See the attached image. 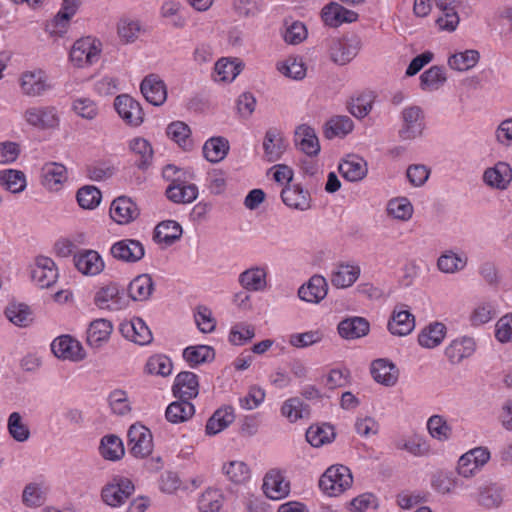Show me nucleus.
Listing matches in <instances>:
<instances>
[{
  "instance_id": "nucleus-41",
  "label": "nucleus",
  "mask_w": 512,
  "mask_h": 512,
  "mask_svg": "<svg viewBox=\"0 0 512 512\" xmlns=\"http://www.w3.org/2000/svg\"><path fill=\"white\" fill-rule=\"evenodd\" d=\"M182 225L173 219H165L156 224L152 232L153 242L162 249L177 244L183 237Z\"/></svg>"
},
{
  "instance_id": "nucleus-10",
  "label": "nucleus",
  "mask_w": 512,
  "mask_h": 512,
  "mask_svg": "<svg viewBox=\"0 0 512 512\" xmlns=\"http://www.w3.org/2000/svg\"><path fill=\"white\" fill-rule=\"evenodd\" d=\"M74 271L83 278H97L107 269L105 257L94 248H82L71 259Z\"/></svg>"
},
{
  "instance_id": "nucleus-9",
  "label": "nucleus",
  "mask_w": 512,
  "mask_h": 512,
  "mask_svg": "<svg viewBox=\"0 0 512 512\" xmlns=\"http://www.w3.org/2000/svg\"><path fill=\"white\" fill-rule=\"evenodd\" d=\"M361 40L350 34H344L331 38L327 43L328 59L337 66H346L359 54Z\"/></svg>"
},
{
  "instance_id": "nucleus-45",
  "label": "nucleus",
  "mask_w": 512,
  "mask_h": 512,
  "mask_svg": "<svg viewBox=\"0 0 512 512\" xmlns=\"http://www.w3.org/2000/svg\"><path fill=\"white\" fill-rule=\"evenodd\" d=\"M171 390L177 398L195 399L200 391L199 376L192 371H182L175 376Z\"/></svg>"
},
{
  "instance_id": "nucleus-58",
  "label": "nucleus",
  "mask_w": 512,
  "mask_h": 512,
  "mask_svg": "<svg viewBox=\"0 0 512 512\" xmlns=\"http://www.w3.org/2000/svg\"><path fill=\"white\" fill-rule=\"evenodd\" d=\"M70 111L86 122L95 121L100 115L99 103L90 96H77L72 99Z\"/></svg>"
},
{
  "instance_id": "nucleus-8",
  "label": "nucleus",
  "mask_w": 512,
  "mask_h": 512,
  "mask_svg": "<svg viewBox=\"0 0 512 512\" xmlns=\"http://www.w3.org/2000/svg\"><path fill=\"white\" fill-rule=\"evenodd\" d=\"M112 109L117 118L129 128H139L146 121L142 103L129 93L115 96L112 101Z\"/></svg>"
},
{
  "instance_id": "nucleus-53",
  "label": "nucleus",
  "mask_w": 512,
  "mask_h": 512,
  "mask_svg": "<svg viewBox=\"0 0 512 512\" xmlns=\"http://www.w3.org/2000/svg\"><path fill=\"white\" fill-rule=\"evenodd\" d=\"M354 122L347 115H334L323 125L322 132L327 140L344 139L354 130Z\"/></svg>"
},
{
  "instance_id": "nucleus-6",
  "label": "nucleus",
  "mask_w": 512,
  "mask_h": 512,
  "mask_svg": "<svg viewBox=\"0 0 512 512\" xmlns=\"http://www.w3.org/2000/svg\"><path fill=\"white\" fill-rule=\"evenodd\" d=\"M426 113L416 104L404 106L399 113L398 137L404 142H414L427 134Z\"/></svg>"
},
{
  "instance_id": "nucleus-12",
  "label": "nucleus",
  "mask_w": 512,
  "mask_h": 512,
  "mask_svg": "<svg viewBox=\"0 0 512 512\" xmlns=\"http://www.w3.org/2000/svg\"><path fill=\"white\" fill-rule=\"evenodd\" d=\"M121 337L136 346L147 347L154 341L153 332L148 323L140 316L129 315L121 319L118 324Z\"/></svg>"
},
{
  "instance_id": "nucleus-16",
  "label": "nucleus",
  "mask_w": 512,
  "mask_h": 512,
  "mask_svg": "<svg viewBox=\"0 0 512 512\" xmlns=\"http://www.w3.org/2000/svg\"><path fill=\"white\" fill-rule=\"evenodd\" d=\"M276 74L288 82H304L310 75L307 59L299 53H289L279 58L274 65Z\"/></svg>"
},
{
  "instance_id": "nucleus-39",
  "label": "nucleus",
  "mask_w": 512,
  "mask_h": 512,
  "mask_svg": "<svg viewBox=\"0 0 512 512\" xmlns=\"http://www.w3.org/2000/svg\"><path fill=\"white\" fill-rule=\"evenodd\" d=\"M68 170L58 162L45 163L40 171V183L49 193L61 192L68 182Z\"/></svg>"
},
{
  "instance_id": "nucleus-64",
  "label": "nucleus",
  "mask_w": 512,
  "mask_h": 512,
  "mask_svg": "<svg viewBox=\"0 0 512 512\" xmlns=\"http://www.w3.org/2000/svg\"><path fill=\"white\" fill-rule=\"evenodd\" d=\"M102 192L94 185H84L76 190L75 201L84 211H95L102 203Z\"/></svg>"
},
{
  "instance_id": "nucleus-21",
  "label": "nucleus",
  "mask_w": 512,
  "mask_h": 512,
  "mask_svg": "<svg viewBox=\"0 0 512 512\" xmlns=\"http://www.w3.org/2000/svg\"><path fill=\"white\" fill-rule=\"evenodd\" d=\"M108 254L116 262L132 265L145 258L146 248L137 238H122L111 243Z\"/></svg>"
},
{
  "instance_id": "nucleus-43",
  "label": "nucleus",
  "mask_w": 512,
  "mask_h": 512,
  "mask_svg": "<svg viewBox=\"0 0 512 512\" xmlns=\"http://www.w3.org/2000/svg\"><path fill=\"white\" fill-rule=\"evenodd\" d=\"M231 151L229 139L223 135H212L202 144L201 156L209 164L216 165L226 160Z\"/></svg>"
},
{
  "instance_id": "nucleus-24",
  "label": "nucleus",
  "mask_w": 512,
  "mask_h": 512,
  "mask_svg": "<svg viewBox=\"0 0 512 512\" xmlns=\"http://www.w3.org/2000/svg\"><path fill=\"white\" fill-rule=\"evenodd\" d=\"M139 91L144 101L156 108L164 106L168 100V86L165 80L156 73L147 74L142 78Z\"/></svg>"
},
{
  "instance_id": "nucleus-23",
  "label": "nucleus",
  "mask_w": 512,
  "mask_h": 512,
  "mask_svg": "<svg viewBox=\"0 0 512 512\" xmlns=\"http://www.w3.org/2000/svg\"><path fill=\"white\" fill-rule=\"evenodd\" d=\"M280 199L283 205L293 212H306L314 206L310 190L301 182L284 185L280 191Z\"/></svg>"
},
{
  "instance_id": "nucleus-57",
  "label": "nucleus",
  "mask_w": 512,
  "mask_h": 512,
  "mask_svg": "<svg viewBox=\"0 0 512 512\" xmlns=\"http://www.w3.org/2000/svg\"><path fill=\"white\" fill-rule=\"evenodd\" d=\"M215 357V349L207 344L189 345L182 351L183 360L192 368L212 363Z\"/></svg>"
},
{
  "instance_id": "nucleus-54",
  "label": "nucleus",
  "mask_w": 512,
  "mask_h": 512,
  "mask_svg": "<svg viewBox=\"0 0 512 512\" xmlns=\"http://www.w3.org/2000/svg\"><path fill=\"white\" fill-rule=\"evenodd\" d=\"M234 420L235 409L230 405H223L208 418L205 425V434L215 436L227 429Z\"/></svg>"
},
{
  "instance_id": "nucleus-33",
  "label": "nucleus",
  "mask_w": 512,
  "mask_h": 512,
  "mask_svg": "<svg viewBox=\"0 0 512 512\" xmlns=\"http://www.w3.org/2000/svg\"><path fill=\"white\" fill-rule=\"evenodd\" d=\"M336 333L343 341H358L369 336L371 333V323L363 316H345L337 323Z\"/></svg>"
},
{
  "instance_id": "nucleus-52",
  "label": "nucleus",
  "mask_w": 512,
  "mask_h": 512,
  "mask_svg": "<svg viewBox=\"0 0 512 512\" xmlns=\"http://www.w3.org/2000/svg\"><path fill=\"white\" fill-rule=\"evenodd\" d=\"M173 372V360L164 353L149 355L143 365V373L150 377L168 378Z\"/></svg>"
},
{
  "instance_id": "nucleus-42",
  "label": "nucleus",
  "mask_w": 512,
  "mask_h": 512,
  "mask_svg": "<svg viewBox=\"0 0 512 512\" xmlns=\"http://www.w3.org/2000/svg\"><path fill=\"white\" fill-rule=\"evenodd\" d=\"M114 325L107 318H95L91 320L85 331L86 344L92 349L104 347L111 339Z\"/></svg>"
},
{
  "instance_id": "nucleus-51",
  "label": "nucleus",
  "mask_w": 512,
  "mask_h": 512,
  "mask_svg": "<svg viewBox=\"0 0 512 512\" xmlns=\"http://www.w3.org/2000/svg\"><path fill=\"white\" fill-rule=\"evenodd\" d=\"M280 37L288 46H299L308 39L309 30L303 21L288 18L280 28Z\"/></svg>"
},
{
  "instance_id": "nucleus-11",
  "label": "nucleus",
  "mask_w": 512,
  "mask_h": 512,
  "mask_svg": "<svg viewBox=\"0 0 512 512\" xmlns=\"http://www.w3.org/2000/svg\"><path fill=\"white\" fill-rule=\"evenodd\" d=\"M491 459L487 447L477 446L461 454L455 463V473L461 479L470 480L479 475Z\"/></svg>"
},
{
  "instance_id": "nucleus-29",
  "label": "nucleus",
  "mask_w": 512,
  "mask_h": 512,
  "mask_svg": "<svg viewBox=\"0 0 512 512\" xmlns=\"http://www.w3.org/2000/svg\"><path fill=\"white\" fill-rule=\"evenodd\" d=\"M361 276V267L356 261L342 260L336 262L329 273V281L337 290L353 287Z\"/></svg>"
},
{
  "instance_id": "nucleus-19",
  "label": "nucleus",
  "mask_w": 512,
  "mask_h": 512,
  "mask_svg": "<svg viewBox=\"0 0 512 512\" xmlns=\"http://www.w3.org/2000/svg\"><path fill=\"white\" fill-rule=\"evenodd\" d=\"M481 181L492 191L508 190L512 185V164L505 159L492 162L483 169Z\"/></svg>"
},
{
  "instance_id": "nucleus-63",
  "label": "nucleus",
  "mask_w": 512,
  "mask_h": 512,
  "mask_svg": "<svg viewBox=\"0 0 512 512\" xmlns=\"http://www.w3.org/2000/svg\"><path fill=\"white\" fill-rule=\"evenodd\" d=\"M376 101V95L372 91H362L352 96L348 111L357 119L366 118L373 110Z\"/></svg>"
},
{
  "instance_id": "nucleus-31",
  "label": "nucleus",
  "mask_w": 512,
  "mask_h": 512,
  "mask_svg": "<svg viewBox=\"0 0 512 512\" xmlns=\"http://www.w3.org/2000/svg\"><path fill=\"white\" fill-rule=\"evenodd\" d=\"M238 283L246 292L262 293L269 289V267L266 264H253L238 275Z\"/></svg>"
},
{
  "instance_id": "nucleus-56",
  "label": "nucleus",
  "mask_w": 512,
  "mask_h": 512,
  "mask_svg": "<svg viewBox=\"0 0 512 512\" xmlns=\"http://www.w3.org/2000/svg\"><path fill=\"white\" fill-rule=\"evenodd\" d=\"M98 453L108 462H118L125 456L123 440L116 434H106L99 440Z\"/></svg>"
},
{
  "instance_id": "nucleus-61",
  "label": "nucleus",
  "mask_w": 512,
  "mask_h": 512,
  "mask_svg": "<svg viewBox=\"0 0 512 512\" xmlns=\"http://www.w3.org/2000/svg\"><path fill=\"white\" fill-rule=\"evenodd\" d=\"M23 505L30 509L42 507L47 501V490L41 481L28 482L21 494Z\"/></svg>"
},
{
  "instance_id": "nucleus-46",
  "label": "nucleus",
  "mask_w": 512,
  "mask_h": 512,
  "mask_svg": "<svg viewBox=\"0 0 512 512\" xmlns=\"http://www.w3.org/2000/svg\"><path fill=\"white\" fill-rule=\"evenodd\" d=\"M155 291V281L151 274L141 273L133 277L127 285L128 297L134 302L151 300Z\"/></svg>"
},
{
  "instance_id": "nucleus-22",
  "label": "nucleus",
  "mask_w": 512,
  "mask_h": 512,
  "mask_svg": "<svg viewBox=\"0 0 512 512\" xmlns=\"http://www.w3.org/2000/svg\"><path fill=\"white\" fill-rule=\"evenodd\" d=\"M261 491L271 501L286 499L291 493V482L285 470L271 468L263 476Z\"/></svg>"
},
{
  "instance_id": "nucleus-3",
  "label": "nucleus",
  "mask_w": 512,
  "mask_h": 512,
  "mask_svg": "<svg viewBox=\"0 0 512 512\" xmlns=\"http://www.w3.org/2000/svg\"><path fill=\"white\" fill-rule=\"evenodd\" d=\"M127 446L129 454L137 460L149 459L156 468L163 466L160 456L152 457L155 450L154 435L151 429L140 421L132 423L127 429Z\"/></svg>"
},
{
  "instance_id": "nucleus-60",
  "label": "nucleus",
  "mask_w": 512,
  "mask_h": 512,
  "mask_svg": "<svg viewBox=\"0 0 512 512\" xmlns=\"http://www.w3.org/2000/svg\"><path fill=\"white\" fill-rule=\"evenodd\" d=\"M426 430L428 435L437 442L445 443L452 439V426L443 415H431L426 421Z\"/></svg>"
},
{
  "instance_id": "nucleus-44",
  "label": "nucleus",
  "mask_w": 512,
  "mask_h": 512,
  "mask_svg": "<svg viewBox=\"0 0 512 512\" xmlns=\"http://www.w3.org/2000/svg\"><path fill=\"white\" fill-rule=\"evenodd\" d=\"M480 52L473 48L456 49L446 57L447 67L456 73H465L473 70L480 62Z\"/></svg>"
},
{
  "instance_id": "nucleus-18",
  "label": "nucleus",
  "mask_w": 512,
  "mask_h": 512,
  "mask_svg": "<svg viewBox=\"0 0 512 512\" xmlns=\"http://www.w3.org/2000/svg\"><path fill=\"white\" fill-rule=\"evenodd\" d=\"M50 351L60 361L80 363L87 358L84 345L70 334H61L55 337L50 343Z\"/></svg>"
},
{
  "instance_id": "nucleus-38",
  "label": "nucleus",
  "mask_w": 512,
  "mask_h": 512,
  "mask_svg": "<svg viewBox=\"0 0 512 512\" xmlns=\"http://www.w3.org/2000/svg\"><path fill=\"white\" fill-rule=\"evenodd\" d=\"M416 327V317L405 306H396L387 320V331L394 337L404 338L412 334Z\"/></svg>"
},
{
  "instance_id": "nucleus-4",
  "label": "nucleus",
  "mask_w": 512,
  "mask_h": 512,
  "mask_svg": "<svg viewBox=\"0 0 512 512\" xmlns=\"http://www.w3.org/2000/svg\"><path fill=\"white\" fill-rule=\"evenodd\" d=\"M354 484L351 469L340 463L328 466L320 475L318 488L328 498H339L347 493Z\"/></svg>"
},
{
  "instance_id": "nucleus-5",
  "label": "nucleus",
  "mask_w": 512,
  "mask_h": 512,
  "mask_svg": "<svg viewBox=\"0 0 512 512\" xmlns=\"http://www.w3.org/2000/svg\"><path fill=\"white\" fill-rule=\"evenodd\" d=\"M29 283L38 290L52 289L59 281L60 273L56 261L45 254H37L26 265Z\"/></svg>"
},
{
  "instance_id": "nucleus-7",
  "label": "nucleus",
  "mask_w": 512,
  "mask_h": 512,
  "mask_svg": "<svg viewBox=\"0 0 512 512\" xmlns=\"http://www.w3.org/2000/svg\"><path fill=\"white\" fill-rule=\"evenodd\" d=\"M136 490L134 482L123 475H114L100 488V502L107 508L117 510L127 504Z\"/></svg>"
},
{
  "instance_id": "nucleus-25",
  "label": "nucleus",
  "mask_w": 512,
  "mask_h": 512,
  "mask_svg": "<svg viewBox=\"0 0 512 512\" xmlns=\"http://www.w3.org/2000/svg\"><path fill=\"white\" fill-rule=\"evenodd\" d=\"M459 7L460 0H436L438 13L434 24L439 32L452 34L458 30L461 24Z\"/></svg>"
},
{
  "instance_id": "nucleus-26",
  "label": "nucleus",
  "mask_w": 512,
  "mask_h": 512,
  "mask_svg": "<svg viewBox=\"0 0 512 512\" xmlns=\"http://www.w3.org/2000/svg\"><path fill=\"white\" fill-rule=\"evenodd\" d=\"M25 123L38 130L54 129L60 124L58 110L54 106L32 105L23 112Z\"/></svg>"
},
{
  "instance_id": "nucleus-1",
  "label": "nucleus",
  "mask_w": 512,
  "mask_h": 512,
  "mask_svg": "<svg viewBox=\"0 0 512 512\" xmlns=\"http://www.w3.org/2000/svg\"><path fill=\"white\" fill-rule=\"evenodd\" d=\"M436 54L432 50H424L416 54L408 63L404 71L405 78H412L419 74L418 89L425 94H431L442 90L448 82V72L440 64H434L423 70L434 62Z\"/></svg>"
},
{
  "instance_id": "nucleus-50",
  "label": "nucleus",
  "mask_w": 512,
  "mask_h": 512,
  "mask_svg": "<svg viewBox=\"0 0 512 512\" xmlns=\"http://www.w3.org/2000/svg\"><path fill=\"white\" fill-rule=\"evenodd\" d=\"M127 149L137 159L140 169H146L152 164L155 150L151 141L146 137L134 136L130 138L127 142Z\"/></svg>"
},
{
  "instance_id": "nucleus-40",
  "label": "nucleus",
  "mask_w": 512,
  "mask_h": 512,
  "mask_svg": "<svg viewBox=\"0 0 512 512\" xmlns=\"http://www.w3.org/2000/svg\"><path fill=\"white\" fill-rule=\"evenodd\" d=\"M4 315L17 328H29L36 323V313L33 307L21 300H9L5 306Z\"/></svg>"
},
{
  "instance_id": "nucleus-20",
  "label": "nucleus",
  "mask_w": 512,
  "mask_h": 512,
  "mask_svg": "<svg viewBox=\"0 0 512 512\" xmlns=\"http://www.w3.org/2000/svg\"><path fill=\"white\" fill-rule=\"evenodd\" d=\"M166 140L183 153H192L197 147V139L191 125L181 119L168 122L164 128Z\"/></svg>"
},
{
  "instance_id": "nucleus-32",
  "label": "nucleus",
  "mask_w": 512,
  "mask_h": 512,
  "mask_svg": "<svg viewBox=\"0 0 512 512\" xmlns=\"http://www.w3.org/2000/svg\"><path fill=\"white\" fill-rule=\"evenodd\" d=\"M261 147L266 161L277 162L289 151L290 144L282 130L271 127L265 131Z\"/></svg>"
},
{
  "instance_id": "nucleus-35",
  "label": "nucleus",
  "mask_w": 512,
  "mask_h": 512,
  "mask_svg": "<svg viewBox=\"0 0 512 512\" xmlns=\"http://www.w3.org/2000/svg\"><path fill=\"white\" fill-rule=\"evenodd\" d=\"M448 337L447 325L439 320H434L423 325L416 335V343L423 350H436Z\"/></svg>"
},
{
  "instance_id": "nucleus-37",
  "label": "nucleus",
  "mask_w": 512,
  "mask_h": 512,
  "mask_svg": "<svg viewBox=\"0 0 512 512\" xmlns=\"http://www.w3.org/2000/svg\"><path fill=\"white\" fill-rule=\"evenodd\" d=\"M337 171L347 182L359 183L368 176L369 165L364 157L350 153L339 160Z\"/></svg>"
},
{
  "instance_id": "nucleus-47",
  "label": "nucleus",
  "mask_w": 512,
  "mask_h": 512,
  "mask_svg": "<svg viewBox=\"0 0 512 512\" xmlns=\"http://www.w3.org/2000/svg\"><path fill=\"white\" fill-rule=\"evenodd\" d=\"M221 475L234 485H243L251 479V469L249 465L237 458L225 459L220 467Z\"/></svg>"
},
{
  "instance_id": "nucleus-2",
  "label": "nucleus",
  "mask_w": 512,
  "mask_h": 512,
  "mask_svg": "<svg viewBox=\"0 0 512 512\" xmlns=\"http://www.w3.org/2000/svg\"><path fill=\"white\" fill-rule=\"evenodd\" d=\"M104 52L103 41L93 35L76 38L67 50V64L75 70H87L97 65Z\"/></svg>"
},
{
  "instance_id": "nucleus-36",
  "label": "nucleus",
  "mask_w": 512,
  "mask_h": 512,
  "mask_svg": "<svg viewBox=\"0 0 512 512\" xmlns=\"http://www.w3.org/2000/svg\"><path fill=\"white\" fill-rule=\"evenodd\" d=\"M93 303L102 310L120 311L126 308L123 293L116 282L101 284L94 292Z\"/></svg>"
},
{
  "instance_id": "nucleus-55",
  "label": "nucleus",
  "mask_w": 512,
  "mask_h": 512,
  "mask_svg": "<svg viewBox=\"0 0 512 512\" xmlns=\"http://www.w3.org/2000/svg\"><path fill=\"white\" fill-rule=\"evenodd\" d=\"M476 351V342L473 338L462 336L452 340L445 348V356L454 364L471 357Z\"/></svg>"
},
{
  "instance_id": "nucleus-13",
  "label": "nucleus",
  "mask_w": 512,
  "mask_h": 512,
  "mask_svg": "<svg viewBox=\"0 0 512 512\" xmlns=\"http://www.w3.org/2000/svg\"><path fill=\"white\" fill-rule=\"evenodd\" d=\"M141 207L136 199L128 195H119L111 200L107 215L117 226H129L141 217Z\"/></svg>"
},
{
  "instance_id": "nucleus-34",
  "label": "nucleus",
  "mask_w": 512,
  "mask_h": 512,
  "mask_svg": "<svg viewBox=\"0 0 512 512\" xmlns=\"http://www.w3.org/2000/svg\"><path fill=\"white\" fill-rule=\"evenodd\" d=\"M293 143L302 154L316 158L321 153V142L316 129L307 123L299 124L293 131Z\"/></svg>"
},
{
  "instance_id": "nucleus-30",
  "label": "nucleus",
  "mask_w": 512,
  "mask_h": 512,
  "mask_svg": "<svg viewBox=\"0 0 512 512\" xmlns=\"http://www.w3.org/2000/svg\"><path fill=\"white\" fill-rule=\"evenodd\" d=\"M245 69V62L240 57L222 56L212 68L211 78L219 85L232 84Z\"/></svg>"
},
{
  "instance_id": "nucleus-27",
  "label": "nucleus",
  "mask_w": 512,
  "mask_h": 512,
  "mask_svg": "<svg viewBox=\"0 0 512 512\" xmlns=\"http://www.w3.org/2000/svg\"><path fill=\"white\" fill-rule=\"evenodd\" d=\"M329 282L325 276L316 273L305 280L297 289V298L308 305H319L328 296Z\"/></svg>"
},
{
  "instance_id": "nucleus-59",
  "label": "nucleus",
  "mask_w": 512,
  "mask_h": 512,
  "mask_svg": "<svg viewBox=\"0 0 512 512\" xmlns=\"http://www.w3.org/2000/svg\"><path fill=\"white\" fill-rule=\"evenodd\" d=\"M194 414V404L188 400L178 398L168 404L164 416L167 422L177 425L188 422Z\"/></svg>"
},
{
  "instance_id": "nucleus-14",
  "label": "nucleus",
  "mask_w": 512,
  "mask_h": 512,
  "mask_svg": "<svg viewBox=\"0 0 512 512\" xmlns=\"http://www.w3.org/2000/svg\"><path fill=\"white\" fill-rule=\"evenodd\" d=\"M21 93L30 98H39L53 89V83L46 70L31 67L24 70L18 78Z\"/></svg>"
},
{
  "instance_id": "nucleus-62",
  "label": "nucleus",
  "mask_w": 512,
  "mask_h": 512,
  "mask_svg": "<svg viewBox=\"0 0 512 512\" xmlns=\"http://www.w3.org/2000/svg\"><path fill=\"white\" fill-rule=\"evenodd\" d=\"M474 500L487 510L500 508L504 501L501 489L492 484L479 485Z\"/></svg>"
},
{
  "instance_id": "nucleus-15",
  "label": "nucleus",
  "mask_w": 512,
  "mask_h": 512,
  "mask_svg": "<svg viewBox=\"0 0 512 512\" xmlns=\"http://www.w3.org/2000/svg\"><path fill=\"white\" fill-rule=\"evenodd\" d=\"M371 380L378 386L391 389L401 379V369L390 357L381 356L372 359L368 365Z\"/></svg>"
},
{
  "instance_id": "nucleus-28",
  "label": "nucleus",
  "mask_w": 512,
  "mask_h": 512,
  "mask_svg": "<svg viewBox=\"0 0 512 512\" xmlns=\"http://www.w3.org/2000/svg\"><path fill=\"white\" fill-rule=\"evenodd\" d=\"M469 265L467 253L458 248L442 250L435 260V268L445 276H455L463 273Z\"/></svg>"
},
{
  "instance_id": "nucleus-49",
  "label": "nucleus",
  "mask_w": 512,
  "mask_h": 512,
  "mask_svg": "<svg viewBox=\"0 0 512 512\" xmlns=\"http://www.w3.org/2000/svg\"><path fill=\"white\" fill-rule=\"evenodd\" d=\"M305 437L312 447L321 448L332 444L337 437V432L331 423L317 422L307 428Z\"/></svg>"
},
{
  "instance_id": "nucleus-48",
  "label": "nucleus",
  "mask_w": 512,
  "mask_h": 512,
  "mask_svg": "<svg viewBox=\"0 0 512 512\" xmlns=\"http://www.w3.org/2000/svg\"><path fill=\"white\" fill-rule=\"evenodd\" d=\"M387 216L399 223L410 222L415 214L412 200L404 195H398L387 201L385 208Z\"/></svg>"
},
{
  "instance_id": "nucleus-17",
  "label": "nucleus",
  "mask_w": 512,
  "mask_h": 512,
  "mask_svg": "<svg viewBox=\"0 0 512 512\" xmlns=\"http://www.w3.org/2000/svg\"><path fill=\"white\" fill-rule=\"evenodd\" d=\"M319 18L325 27L337 29L343 25L357 23L360 14L339 0L324 4L319 11Z\"/></svg>"
}]
</instances>
